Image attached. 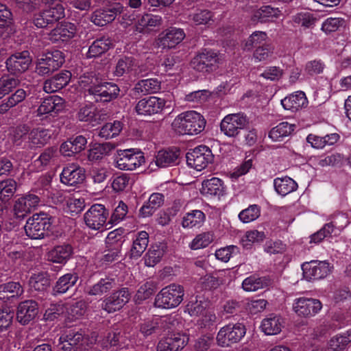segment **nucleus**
Instances as JSON below:
<instances>
[{
	"label": "nucleus",
	"mask_w": 351,
	"mask_h": 351,
	"mask_svg": "<svg viewBox=\"0 0 351 351\" xmlns=\"http://www.w3.org/2000/svg\"><path fill=\"white\" fill-rule=\"evenodd\" d=\"M67 311L66 306L62 303L51 304L48 307L43 315L44 319L53 321L59 316L64 315Z\"/></svg>",
	"instance_id": "obj_59"
},
{
	"label": "nucleus",
	"mask_w": 351,
	"mask_h": 351,
	"mask_svg": "<svg viewBox=\"0 0 351 351\" xmlns=\"http://www.w3.org/2000/svg\"><path fill=\"white\" fill-rule=\"evenodd\" d=\"M76 32V26L73 23L64 22L58 25L49 32V39L53 43L66 42L73 38Z\"/></svg>",
	"instance_id": "obj_25"
},
{
	"label": "nucleus",
	"mask_w": 351,
	"mask_h": 351,
	"mask_svg": "<svg viewBox=\"0 0 351 351\" xmlns=\"http://www.w3.org/2000/svg\"><path fill=\"white\" fill-rule=\"evenodd\" d=\"M85 207V202L83 198H77L75 197H69L66 200V210L71 215H77L80 213Z\"/></svg>",
	"instance_id": "obj_64"
},
{
	"label": "nucleus",
	"mask_w": 351,
	"mask_h": 351,
	"mask_svg": "<svg viewBox=\"0 0 351 351\" xmlns=\"http://www.w3.org/2000/svg\"><path fill=\"white\" fill-rule=\"evenodd\" d=\"M335 231V226L332 223L326 224L320 230L313 234L310 237L309 243L311 244H318L324 238L330 236Z\"/></svg>",
	"instance_id": "obj_62"
},
{
	"label": "nucleus",
	"mask_w": 351,
	"mask_h": 351,
	"mask_svg": "<svg viewBox=\"0 0 351 351\" xmlns=\"http://www.w3.org/2000/svg\"><path fill=\"white\" fill-rule=\"evenodd\" d=\"M64 62V56L62 51H48L38 58L36 70L40 75H49L60 68Z\"/></svg>",
	"instance_id": "obj_5"
},
{
	"label": "nucleus",
	"mask_w": 351,
	"mask_h": 351,
	"mask_svg": "<svg viewBox=\"0 0 351 351\" xmlns=\"http://www.w3.org/2000/svg\"><path fill=\"white\" fill-rule=\"evenodd\" d=\"M73 248L70 245H56L47 252V258L50 262L64 265L70 259Z\"/></svg>",
	"instance_id": "obj_31"
},
{
	"label": "nucleus",
	"mask_w": 351,
	"mask_h": 351,
	"mask_svg": "<svg viewBox=\"0 0 351 351\" xmlns=\"http://www.w3.org/2000/svg\"><path fill=\"white\" fill-rule=\"evenodd\" d=\"M267 280L256 275H252L243 280L242 288L246 292H254L267 286Z\"/></svg>",
	"instance_id": "obj_50"
},
{
	"label": "nucleus",
	"mask_w": 351,
	"mask_h": 351,
	"mask_svg": "<svg viewBox=\"0 0 351 351\" xmlns=\"http://www.w3.org/2000/svg\"><path fill=\"white\" fill-rule=\"evenodd\" d=\"M295 125L288 122H282L273 128L269 134L273 141H280L284 137L291 134L295 130Z\"/></svg>",
	"instance_id": "obj_46"
},
{
	"label": "nucleus",
	"mask_w": 351,
	"mask_h": 351,
	"mask_svg": "<svg viewBox=\"0 0 351 351\" xmlns=\"http://www.w3.org/2000/svg\"><path fill=\"white\" fill-rule=\"evenodd\" d=\"M208 302L200 297L191 298L184 306V312L191 317L200 316L207 308Z\"/></svg>",
	"instance_id": "obj_38"
},
{
	"label": "nucleus",
	"mask_w": 351,
	"mask_h": 351,
	"mask_svg": "<svg viewBox=\"0 0 351 351\" xmlns=\"http://www.w3.org/2000/svg\"><path fill=\"white\" fill-rule=\"evenodd\" d=\"M180 151L177 148L162 149L158 151L149 163V168L155 171L156 168H166L178 164Z\"/></svg>",
	"instance_id": "obj_18"
},
{
	"label": "nucleus",
	"mask_w": 351,
	"mask_h": 351,
	"mask_svg": "<svg viewBox=\"0 0 351 351\" xmlns=\"http://www.w3.org/2000/svg\"><path fill=\"white\" fill-rule=\"evenodd\" d=\"M78 280L76 274H66L60 277L53 287L54 294H62L73 287Z\"/></svg>",
	"instance_id": "obj_44"
},
{
	"label": "nucleus",
	"mask_w": 351,
	"mask_h": 351,
	"mask_svg": "<svg viewBox=\"0 0 351 351\" xmlns=\"http://www.w3.org/2000/svg\"><path fill=\"white\" fill-rule=\"evenodd\" d=\"M51 227V220L44 214H35L25 225L26 235L32 239H43Z\"/></svg>",
	"instance_id": "obj_6"
},
{
	"label": "nucleus",
	"mask_w": 351,
	"mask_h": 351,
	"mask_svg": "<svg viewBox=\"0 0 351 351\" xmlns=\"http://www.w3.org/2000/svg\"><path fill=\"white\" fill-rule=\"evenodd\" d=\"M112 47V42L109 38H102L95 40L89 47L87 52L88 58H95L107 51Z\"/></svg>",
	"instance_id": "obj_48"
},
{
	"label": "nucleus",
	"mask_w": 351,
	"mask_h": 351,
	"mask_svg": "<svg viewBox=\"0 0 351 351\" xmlns=\"http://www.w3.org/2000/svg\"><path fill=\"white\" fill-rule=\"evenodd\" d=\"M274 186L276 192L282 197L295 191L298 186L297 182L289 176L276 178Z\"/></svg>",
	"instance_id": "obj_34"
},
{
	"label": "nucleus",
	"mask_w": 351,
	"mask_h": 351,
	"mask_svg": "<svg viewBox=\"0 0 351 351\" xmlns=\"http://www.w3.org/2000/svg\"><path fill=\"white\" fill-rule=\"evenodd\" d=\"M38 313V304L34 300L21 302L16 311V319L22 325H26L33 320Z\"/></svg>",
	"instance_id": "obj_24"
},
{
	"label": "nucleus",
	"mask_w": 351,
	"mask_h": 351,
	"mask_svg": "<svg viewBox=\"0 0 351 351\" xmlns=\"http://www.w3.org/2000/svg\"><path fill=\"white\" fill-rule=\"evenodd\" d=\"M125 230L119 228L110 232L106 238V244L108 247L115 250L112 255L107 254L105 259L108 261L114 260L120 251V248L124 241Z\"/></svg>",
	"instance_id": "obj_26"
},
{
	"label": "nucleus",
	"mask_w": 351,
	"mask_h": 351,
	"mask_svg": "<svg viewBox=\"0 0 351 351\" xmlns=\"http://www.w3.org/2000/svg\"><path fill=\"white\" fill-rule=\"evenodd\" d=\"M184 296V287L179 284L172 283L163 287L156 294L154 305L160 309H173L182 303Z\"/></svg>",
	"instance_id": "obj_2"
},
{
	"label": "nucleus",
	"mask_w": 351,
	"mask_h": 351,
	"mask_svg": "<svg viewBox=\"0 0 351 351\" xmlns=\"http://www.w3.org/2000/svg\"><path fill=\"white\" fill-rule=\"evenodd\" d=\"M32 63V58L27 51L16 52L10 56L6 60L8 71L14 75L25 72Z\"/></svg>",
	"instance_id": "obj_21"
},
{
	"label": "nucleus",
	"mask_w": 351,
	"mask_h": 351,
	"mask_svg": "<svg viewBox=\"0 0 351 351\" xmlns=\"http://www.w3.org/2000/svg\"><path fill=\"white\" fill-rule=\"evenodd\" d=\"M122 129V123L119 121H114L104 125L101 128L98 135L105 139L113 138L120 134Z\"/></svg>",
	"instance_id": "obj_49"
},
{
	"label": "nucleus",
	"mask_w": 351,
	"mask_h": 351,
	"mask_svg": "<svg viewBox=\"0 0 351 351\" xmlns=\"http://www.w3.org/2000/svg\"><path fill=\"white\" fill-rule=\"evenodd\" d=\"M308 101L303 91H295L281 100L282 107L292 112H297L308 106Z\"/></svg>",
	"instance_id": "obj_27"
},
{
	"label": "nucleus",
	"mask_w": 351,
	"mask_h": 351,
	"mask_svg": "<svg viewBox=\"0 0 351 351\" xmlns=\"http://www.w3.org/2000/svg\"><path fill=\"white\" fill-rule=\"evenodd\" d=\"M167 337L174 351L182 350L189 342L188 336L184 333L173 332L169 334Z\"/></svg>",
	"instance_id": "obj_61"
},
{
	"label": "nucleus",
	"mask_w": 351,
	"mask_h": 351,
	"mask_svg": "<svg viewBox=\"0 0 351 351\" xmlns=\"http://www.w3.org/2000/svg\"><path fill=\"white\" fill-rule=\"evenodd\" d=\"M115 285L114 280L112 278H102L89 289L88 293L90 295H101L110 291Z\"/></svg>",
	"instance_id": "obj_52"
},
{
	"label": "nucleus",
	"mask_w": 351,
	"mask_h": 351,
	"mask_svg": "<svg viewBox=\"0 0 351 351\" xmlns=\"http://www.w3.org/2000/svg\"><path fill=\"white\" fill-rule=\"evenodd\" d=\"M206 124V119L199 112L195 110H186L176 116L171 127L177 135L195 136L204 131Z\"/></svg>",
	"instance_id": "obj_1"
},
{
	"label": "nucleus",
	"mask_w": 351,
	"mask_h": 351,
	"mask_svg": "<svg viewBox=\"0 0 351 351\" xmlns=\"http://www.w3.org/2000/svg\"><path fill=\"white\" fill-rule=\"evenodd\" d=\"M162 23L161 16L152 14H139L134 23V30L140 34H148L158 29Z\"/></svg>",
	"instance_id": "obj_19"
},
{
	"label": "nucleus",
	"mask_w": 351,
	"mask_h": 351,
	"mask_svg": "<svg viewBox=\"0 0 351 351\" xmlns=\"http://www.w3.org/2000/svg\"><path fill=\"white\" fill-rule=\"evenodd\" d=\"M261 215V207L256 204L250 205L239 213V219L243 223H247L257 219Z\"/></svg>",
	"instance_id": "obj_55"
},
{
	"label": "nucleus",
	"mask_w": 351,
	"mask_h": 351,
	"mask_svg": "<svg viewBox=\"0 0 351 351\" xmlns=\"http://www.w3.org/2000/svg\"><path fill=\"white\" fill-rule=\"evenodd\" d=\"M27 95L25 90L17 89L6 99L0 103V114L6 113L10 108L16 106L25 99Z\"/></svg>",
	"instance_id": "obj_39"
},
{
	"label": "nucleus",
	"mask_w": 351,
	"mask_h": 351,
	"mask_svg": "<svg viewBox=\"0 0 351 351\" xmlns=\"http://www.w3.org/2000/svg\"><path fill=\"white\" fill-rule=\"evenodd\" d=\"M131 293L127 288H122L113 292L102 302V309L108 313L121 310L130 300Z\"/></svg>",
	"instance_id": "obj_17"
},
{
	"label": "nucleus",
	"mask_w": 351,
	"mask_h": 351,
	"mask_svg": "<svg viewBox=\"0 0 351 351\" xmlns=\"http://www.w3.org/2000/svg\"><path fill=\"white\" fill-rule=\"evenodd\" d=\"M248 125L247 117L243 113H232L226 115L220 122V131L225 136L235 138Z\"/></svg>",
	"instance_id": "obj_7"
},
{
	"label": "nucleus",
	"mask_w": 351,
	"mask_h": 351,
	"mask_svg": "<svg viewBox=\"0 0 351 351\" xmlns=\"http://www.w3.org/2000/svg\"><path fill=\"white\" fill-rule=\"evenodd\" d=\"M280 14L281 11L278 8L263 5L254 12L251 16V21L254 23H264L278 18Z\"/></svg>",
	"instance_id": "obj_36"
},
{
	"label": "nucleus",
	"mask_w": 351,
	"mask_h": 351,
	"mask_svg": "<svg viewBox=\"0 0 351 351\" xmlns=\"http://www.w3.org/2000/svg\"><path fill=\"white\" fill-rule=\"evenodd\" d=\"M23 293V289L19 282H9L0 285V300L3 302L18 298Z\"/></svg>",
	"instance_id": "obj_37"
},
{
	"label": "nucleus",
	"mask_w": 351,
	"mask_h": 351,
	"mask_svg": "<svg viewBox=\"0 0 351 351\" xmlns=\"http://www.w3.org/2000/svg\"><path fill=\"white\" fill-rule=\"evenodd\" d=\"M304 278L308 281L320 280L327 277L332 267L326 261H311L302 265Z\"/></svg>",
	"instance_id": "obj_14"
},
{
	"label": "nucleus",
	"mask_w": 351,
	"mask_h": 351,
	"mask_svg": "<svg viewBox=\"0 0 351 351\" xmlns=\"http://www.w3.org/2000/svg\"><path fill=\"white\" fill-rule=\"evenodd\" d=\"M344 19L339 17H329L322 24L321 30L326 34L337 31L344 25Z\"/></svg>",
	"instance_id": "obj_60"
},
{
	"label": "nucleus",
	"mask_w": 351,
	"mask_h": 351,
	"mask_svg": "<svg viewBox=\"0 0 351 351\" xmlns=\"http://www.w3.org/2000/svg\"><path fill=\"white\" fill-rule=\"evenodd\" d=\"M260 328L266 335H276L282 331L283 320L278 315H271L262 320Z\"/></svg>",
	"instance_id": "obj_32"
},
{
	"label": "nucleus",
	"mask_w": 351,
	"mask_h": 351,
	"mask_svg": "<svg viewBox=\"0 0 351 351\" xmlns=\"http://www.w3.org/2000/svg\"><path fill=\"white\" fill-rule=\"evenodd\" d=\"M322 308L321 302L317 299L298 298L292 304L293 312L300 317L308 318L317 314Z\"/></svg>",
	"instance_id": "obj_13"
},
{
	"label": "nucleus",
	"mask_w": 351,
	"mask_h": 351,
	"mask_svg": "<svg viewBox=\"0 0 351 351\" xmlns=\"http://www.w3.org/2000/svg\"><path fill=\"white\" fill-rule=\"evenodd\" d=\"M318 21L313 13L308 11H302L293 16V21L304 28H312Z\"/></svg>",
	"instance_id": "obj_53"
},
{
	"label": "nucleus",
	"mask_w": 351,
	"mask_h": 351,
	"mask_svg": "<svg viewBox=\"0 0 351 351\" xmlns=\"http://www.w3.org/2000/svg\"><path fill=\"white\" fill-rule=\"evenodd\" d=\"M109 213L102 204H95L84 215L85 224L90 229L99 230L104 226Z\"/></svg>",
	"instance_id": "obj_12"
},
{
	"label": "nucleus",
	"mask_w": 351,
	"mask_h": 351,
	"mask_svg": "<svg viewBox=\"0 0 351 351\" xmlns=\"http://www.w3.org/2000/svg\"><path fill=\"white\" fill-rule=\"evenodd\" d=\"M149 243V234L145 231H141L138 233L136 239L133 241L132 247L128 254L130 259H138L147 247Z\"/></svg>",
	"instance_id": "obj_33"
},
{
	"label": "nucleus",
	"mask_w": 351,
	"mask_h": 351,
	"mask_svg": "<svg viewBox=\"0 0 351 351\" xmlns=\"http://www.w3.org/2000/svg\"><path fill=\"white\" fill-rule=\"evenodd\" d=\"M245 332V328L242 324H228L219 330L216 338L217 344L221 347H228L239 341Z\"/></svg>",
	"instance_id": "obj_8"
},
{
	"label": "nucleus",
	"mask_w": 351,
	"mask_h": 351,
	"mask_svg": "<svg viewBox=\"0 0 351 351\" xmlns=\"http://www.w3.org/2000/svg\"><path fill=\"white\" fill-rule=\"evenodd\" d=\"M204 213L199 210H194L186 213L182 219V225L184 228H193L201 226L205 221Z\"/></svg>",
	"instance_id": "obj_47"
},
{
	"label": "nucleus",
	"mask_w": 351,
	"mask_h": 351,
	"mask_svg": "<svg viewBox=\"0 0 351 351\" xmlns=\"http://www.w3.org/2000/svg\"><path fill=\"white\" fill-rule=\"evenodd\" d=\"M16 190V182L12 179L0 182V210L3 208Z\"/></svg>",
	"instance_id": "obj_43"
},
{
	"label": "nucleus",
	"mask_w": 351,
	"mask_h": 351,
	"mask_svg": "<svg viewBox=\"0 0 351 351\" xmlns=\"http://www.w3.org/2000/svg\"><path fill=\"white\" fill-rule=\"evenodd\" d=\"M18 85V80L8 75L0 77V99L10 93Z\"/></svg>",
	"instance_id": "obj_58"
},
{
	"label": "nucleus",
	"mask_w": 351,
	"mask_h": 351,
	"mask_svg": "<svg viewBox=\"0 0 351 351\" xmlns=\"http://www.w3.org/2000/svg\"><path fill=\"white\" fill-rule=\"evenodd\" d=\"M165 105V99L156 96H150L140 99L135 106V111L138 115L152 116L160 113Z\"/></svg>",
	"instance_id": "obj_16"
},
{
	"label": "nucleus",
	"mask_w": 351,
	"mask_h": 351,
	"mask_svg": "<svg viewBox=\"0 0 351 351\" xmlns=\"http://www.w3.org/2000/svg\"><path fill=\"white\" fill-rule=\"evenodd\" d=\"M165 252L163 244H156L151 246L144 256V263L149 267H154L161 260Z\"/></svg>",
	"instance_id": "obj_41"
},
{
	"label": "nucleus",
	"mask_w": 351,
	"mask_h": 351,
	"mask_svg": "<svg viewBox=\"0 0 351 351\" xmlns=\"http://www.w3.org/2000/svg\"><path fill=\"white\" fill-rule=\"evenodd\" d=\"M199 191L201 194L206 197L217 198L219 200L226 195V186L221 179L212 177L202 181Z\"/></svg>",
	"instance_id": "obj_20"
},
{
	"label": "nucleus",
	"mask_w": 351,
	"mask_h": 351,
	"mask_svg": "<svg viewBox=\"0 0 351 351\" xmlns=\"http://www.w3.org/2000/svg\"><path fill=\"white\" fill-rule=\"evenodd\" d=\"M161 88V82L156 78L141 80L134 87L135 90L143 95H150L158 93Z\"/></svg>",
	"instance_id": "obj_40"
},
{
	"label": "nucleus",
	"mask_w": 351,
	"mask_h": 351,
	"mask_svg": "<svg viewBox=\"0 0 351 351\" xmlns=\"http://www.w3.org/2000/svg\"><path fill=\"white\" fill-rule=\"evenodd\" d=\"M60 181L68 186H76L85 180V171L75 163L64 167L60 173Z\"/></svg>",
	"instance_id": "obj_23"
},
{
	"label": "nucleus",
	"mask_w": 351,
	"mask_h": 351,
	"mask_svg": "<svg viewBox=\"0 0 351 351\" xmlns=\"http://www.w3.org/2000/svg\"><path fill=\"white\" fill-rule=\"evenodd\" d=\"M29 286L38 291H43L49 286V278L43 274H35L31 276L29 280Z\"/></svg>",
	"instance_id": "obj_57"
},
{
	"label": "nucleus",
	"mask_w": 351,
	"mask_h": 351,
	"mask_svg": "<svg viewBox=\"0 0 351 351\" xmlns=\"http://www.w3.org/2000/svg\"><path fill=\"white\" fill-rule=\"evenodd\" d=\"M136 64L135 60L132 57H125L118 60L113 75L117 77H121L124 75L130 74L135 71Z\"/></svg>",
	"instance_id": "obj_45"
},
{
	"label": "nucleus",
	"mask_w": 351,
	"mask_h": 351,
	"mask_svg": "<svg viewBox=\"0 0 351 351\" xmlns=\"http://www.w3.org/2000/svg\"><path fill=\"white\" fill-rule=\"evenodd\" d=\"M114 162V167L119 170L134 171L145 163V157L139 149H118Z\"/></svg>",
	"instance_id": "obj_3"
},
{
	"label": "nucleus",
	"mask_w": 351,
	"mask_h": 351,
	"mask_svg": "<svg viewBox=\"0 0 351 351\" xmlns=\"http://www.w3.org/2000/svg\"><path fill=\"white\" fill-rule=\"evenodd\" d=\"M351 343V328L332 336L327 343L328 351H345Z\"/></svg>",
	"instance_id": "obj_29"
},
{
	"label": "nucleus",
	"mask_w": 351,
	"mask_h": 351,
	"mask_svg": "<svg viewBox=\"0 0 351 351\" xmlns=\"http://www.w3.org/2000/svg\"><path fill=\"white\" fill-rule=\"evenodd\" d=\"M123 10L120 3H114L106 9L95 10L91 15V21L97 26H104L113 21L116 16Z\"/></svg>",
	"instance_id": "obj_22"
},
{
	"label": "nucleus",
	"mask_w": 351,
	"mask_h": 351,
	"mask_svg": "<svg viewBox=\"0 0 351 351\" xmlns=\"http://www.w3.org/2000/svg\"><path fill=\"white\" fill-rule=\"evenodd\" d=\"M186 158L189 167L200 171L213 160V154L207 146L200 145L188 152Z\"/></svg>",
	"instance_id": "obj_9"
},
{
	"label": "nucleus",
	"mask_w": 351,
	"mask_h": 351,
	"mask_svg": "<svg viewBox=\"0 0 351 351\" xmlns=\"http://www.w3.org/2000/svg\"><path fill=\"white\" fill-rule=\"evenodd\" d=\"M56 153V149L53 147L46 149L39 157L34 161L33 165L34 169L37 171H43L49 165Z\"/></svg>",
	"instance_id": "obj_54"
},
{
	"label": "nucleus",
	"mask_w": 351,
	"mask_h": 351,
	"mask_svg": "<svg viewBox=\"0 0 351 351\" xmlns=\"http://www.w3.org/2000/svg\"><path fill=\"white\" fill-rule=\"evenodd\" d=\"M40 199L33 193H27L17 198L13 206L14 215L17 218H24L29 213L36 209L40 205Z\"/></svg>",
	"instance_id": "obj_15"
},
{
	"label": "nucleus",
	"mask_w": 351,
	"mask_h": 351,
	"mask_svg": "<svg viewBox=\"0 0 351 351\" xmlns=\"http://www.w3.org/2000/svg\"><path fill=\"white\" fill-rule=\"evenodd\" d=\"M71 73L69 71H62L53 77L46 80L43 90L47 93L56 92L65 87L70 82Z\"/></svg>",
	"instance_id": "obj_28"
},
{
	"label": "nucleus",
	"mask_w": 351,
	"mask_h": 351,
	"mask_svg": "<svg viewBox=\"0 0 351 351\" xmlns=\"http://www.w3.org/2000/svg\"><path fill=\"white\" fill-rule=\"evenodd\" d=\"M221 62L219 54L214 50L202 49L190 62L191 68L199 73H208L215 71Z\"/></svg>",
	"instance_id": "obj_4"
},
{
	"label": "nucleus",
	"mask_w": 351,
	"mask_h": 351,
	"mask_svg": "<svg viewBox=\"0 0 351 351\" xmlns=\"http://www.w3.org/2000/svg\"><path fill=\"white\" fill-rule=\"evenodd\" d=\"M213 14L208 10H197L189 15L194 25H208L213 21Z\"/></svg>",
	"instance_id": "obj_51"
},
{
	"label": "nucleus",
	"mask_w": 351,
	"mask_h": 351,
	"mask_svg": "<svg viewBox=\"0 0 351 351\" xmlns=\"http://www.w3.org/2000/svg\"><path fill=\"white\" fill-rule=\"evenodd\" d=\"M213 241V234L211 232H202L197 234L190 243L191 249L196 250L208 247Z\"/></svg>",
	"instance_id": "obj_56"
},
{
	"label": "nucleus",
	"mask_w": 351,
	"mask_h": 351,
	"mask_svg": "<svg viewBox=\"0 0 351 351\" xmlns=\"http://www.w3.org/2000/svg\"><path fill=\"white\" fill-rule=\"evenodd\" d=\"M186 34L183 29L170 27L163 30L156 40V45L162 49H175L185 38Z\"/></svg>",
	"instance_id": "obj_10"
},
{
	"label": "nucleus",
	"mask_w": 351,
	"mask_h": 351,
	"mask_svg": "<svg viewBox=\"0 0 351 351\" xmlns=\"http://www.w3.org/2000/svg\"><path fill=\"white\" fill-rule=\"evenodd\" d=\"M268 36L265 32L255 31L245 41L244 49L250 50L253 47L256 46L266 41Z\"/></svg>",
	"instance_id": "obj_63"
},
{
	"label": "nucleus",
	"mask_w": 351,
	"mask_h": 351,
	"mask_svg": "<svg viewBox=\"0 0 351 351\" xmlns=\"http://www.w3.org/2000/svg\"><path fill=\"white\" fill-rule=\"evenodd\" d=\"M88 345V337L82 331L68 330L64 332L58 339L60 351H76L79 348Z\"/></svg>",
	"instance_id": "obj_11"
},
{
	"label": "nucleus",
	"mask_w": 351,
	"mask_h": 351,
	"mask_svg": "<svg viewBox=\"0 0 351 351\" xmlns=\"http://www.w3.org/2000/svg\"><path fill=\"white\" fill-rule=\"evenodd\" d=\"M51 137L48 130L38 128L33 129L29 134V140L32 147H40L47 143Z\"/></svg>",
	"instance_id": "obj_42"
},
{
	"label": "nucleus",
	"mask_w": 351,
	"mask_h": 351,
	"mask_svg": "<svg viewBox=\"0 0 351 351\" xmlns=\"http://www.w3.org/2000/svg\"><path fill=\"white\" fill-rule=\"evenodd\" d=\"M64 107V100L58 95L49 96L44 99L36 110V115L41 117L51 112L60 111Z\"/></svg>",
	"instance_id": "obj_30"
},
{
	"label": "nucleus",
	"mask_w": 351,
	"mask_h": 351,
	"mask_svg": "<svg viewBox=\"0 0 351 351\" xmlns=\"http://www.w3.org/2000/svg\"><path fill=\"white\" fill-rule=\"evenodd\" d=\"M77 117L79 121L89 122L93 125L98 124L100 120L97 108L91 103L81 105Z\"/></svg>",
	"instance_id": "obj_35"
}]
</instances>
